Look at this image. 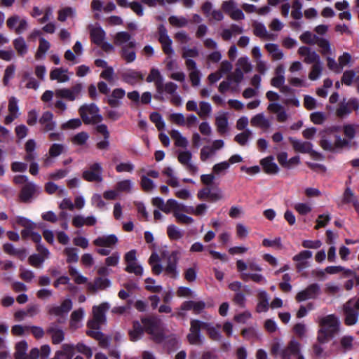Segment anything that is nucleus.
I'll return each mask as SVG.
<instances>
[{
    "label": "nucleus",
    "mask_w": 359,
    "mask_h": 359,
    "mask_svg": "<svg viewBox=\"0 0 359 359\" xmlns=\"http://www.w3.org/2000/svg\"><path fill=\"white\" fill-rule=\"evenodd\" d=\"M215 125L219 134L223 135L227 130L228 118L226 114H221L216 117Z\"/></svg>",
    "instance_id": "ea45409f"
},
{
    "label": "nucleus",
    "mask_w": 359,
    "mask_h": 359,
    "mask_svg": "<svg viewBox=\"0 0 359 359\" xmlns=\"http://www.w3.org/2000/svg\"><path fill=\"white\" fill-rule=\"evenodd\" d=\"M201 330H205L209 337L212 340L219 341L221 339L220 332L210 323L192 319L190 321L189 333L187 336L190 344L201 345L203 344V337L201 334Z\"/></svg>",
    "instance_id": "7ed1b4c3"
},
{
    "label": "nucleus",
    "mask_w": 359,
    "mask_h": 359,
    "mask_svg": "<svg viewBox=\"0 0 359 359\" xmlns=\"http://www.w3.org/2000/svg\"><path fill=\"white\" fill-rule=\"evenodd\" d=\"M182 210H177L174 213V217L178 223L189 224L194 222V219L189 216L181 213Z\"/></svg>",
    "instance_id": "e2e57ef3"
},
{
    "label": "nucleus",
    "mask_w": 359,
    "mask_h": 359,
    "mask_svg": "<svg viewBox=\"0 0 359 359\" xmlns=\"http://www.w3.org/2000/svg\"><path fill=\"white\" fill-rule=\"evenodd\" d=\"M74 347L75 350H76L79 353L84 355L87 358H90L92 357V349L83 342L78 343L76 346L74 345Z\"/></svg>",
    "instance_id": "680f3d73"
},
{
    "label": "nucleus",
    "mask_w": 359,
    "mask_h": 359,
    "mask_svg": "<svg viewBox=\"0 0 359 359\" xmlns=\"http://www.w3.org/2000/svg\"><path fill=\"white\" fill-rule=\"evenodd\" d=\"M90 35L92 41L100 46L104 39L105 32L100 27H93L90 30Z\"/></svg>",
    "instance_id": "f704fd0d"
},
{
    "label": "nucleus",
    "mask_w": 359,
    "mask_h": 359,
    "mask_svg": "<svg viewBox=\"0 0 359 359\" xmlns=\"http://www.w3.org/2000/svg\"><path fill=\"white\" fill-rule=\"evenodd\" d=\"M2 248L5 253L13 256L21 261L25 260L28 256V252L25 248H15L9 243L4 244Z\"/></svg>",
    "instance_id": "f3484780"
},
{
    "label": "nucleus",
    "mask_w": 359,
    "mask_h": 359,
    "mask_svg": "<svg viewBox=\"0 0 359 359\" xmlns=\"http://www.w3.org/2000/svg\"><path fill=\"white\" fill-rule=\"evenodd\" d=\"M133 184L130 180H124L119 181L116 184V189L118 193L126 192L129 193L131 191Z\"/></svg>",
    "instance_id": "8fccbe9b"
},
{
    "label": "nucleus",
    "mask_w": 359,
    "mask_h": 359,
    "mask_svg": "<svg viewBox=\"0 0 359 359\" xmlns=\"http://www.w3.org/2000/svg\"><path fill=\"white\" fill-rule=\"evenodd\" d=\"M134 48H131L127 46H123L121 49V57L128 62H133L136 59V54L133 50Z\"/></svg>",
    "instance_id": "3c124183"
},
{
    "label": "nucleus",
    "mask_w": 359,
    "mask_h": 359,
    "mask_svg": "<svg viewBox=\"0 0 359 359\" xmlns=\"http://www.w3.org/2000/svg\"><path fill=\"white\" fill-rule=\"evenodd\" d=\"M185 65L189 72V79L194 87L198 86L201 82V72L196 68V64L191 59L186 60Z\"/></svg>",
    "instance_id": "4be33fe9"
},
{
    "label": "nucleus",
    "mask_w": 359,
    "mask_h": 359,
    "mask_svg": "<svg viewBox=\"0 0 359 359\" xmlns=\"http://www.w3.org/2000/svg\"><path fill=\"white\" fill-rule=\"evenodd\" d=\"M167 233L169 238L172 240H178L183 236V233L181 232V231L173 224L169 225L168 226Z\"/></svg>",
    "instance_id": "bf43d9fd"
},
{
    "label": "nucleus",
    "mask_w": 359,
    "mask_h": 359,
    "mask_svg": "<svg viewBox=\"0 0 359 359\" xmlns=\"http://www.w3.org/2000/svg\"><path fill=\"white\" fill-rule=\"evenodd\" d=\"M289 141L294 150L302 154H316L312 150L313 144L310 142L302 141L294 137H289Z\"/></svg>",
    "instance_id": "6ab92c4d"
},
{
    "label": "nucleus",
    "mask_w": 359,
    "mask_h": 359,
    "mask_svg": "<svg viewBox=\"0 0 359 359\" xmlns=\"http://www.w3.org/2000/svg\"><path fill=\"white\" fill-rule=\"evenodd\" d=\"M215 154L216 151L211 146H205L201 149L200 158L205 162L208 158L214 156Z\"/></svg>",
    "instance_id": "13d9d810"
},
{
    "label": "nucleus",
    "mask_w": 359,
    "mask_h": 359,
    "mask_svg": "<svg viewBox=\"0 0 359 359\" xmlns=\"http://www.w3.org/2000/svg\"><path fill=\"white\" fill-rule=\"evenodd\" d=\"M260 164L262 165L264 172L269 175H274L278 172L279 168L277 164L274 162V158L272 156H267L261 160Z\"/></svg>",
    "instance_id": "cd10ccee"
},
{
    "label": "nucleus",
    "mask_w": 359,
    "mask_h": 359,
    "mask_svg": "<svg viewBox=\"0 0 359 359\" xmlns=\"http://www.w3.org/2000/svg\"><path fill=\"white\" fill-rule=\"evenodd\" d=\"M206 304L203 301L195 302L189 300L184 302L181 306L180 309L182 311H192L196 315H198L205 309Z\"/></svg>",
    "instance_id": "393cba45"
},
{
    "label": "nucleus",
    "mask_w": 359,
    "mask_h": 359,
    "mask_svg": "<svg viewBox=\"0 0 359 359\" xmlns=\"http://www.w3.org/2000/svg\"><path fill=\"white\" fill-rule=\"evenodd\" d=\"M98 112L99 108L94 103L83 104L79 109V113L86 124L100 122L102 117Z\"/></svg>",
    "instance_id": "6e6552de"
},
{
    "label": "nucleus",
    "mask_w": 359,
    "mask_h": 359,
    "mask_svg": "<svg viewBox=\"0 0 359 359\" xmlns=\"http://www.w3.org/2000/svg\"><path fill=\"white\" fill-rule=\"evenodd\" d=\"M67 73V69L54 68L50 72V80H56L58 83H66L70 79Z\"/></svg>",
    "instance_id": "c756f323"
},
{
    "label": "nucleus",
    "mask_w": 359,
    "mask_h": 359,
    "mask_svg": "<svg viewBox=\"0 0 359 359\" xmlns=\"http://www.w3.org/2000/svg\"><path fill=\"white\" fill-rule=\"evenodd\" d=\"M146 81L148 83H154L156 90V94L154 95V98L160 101L163 100V97L162 96L163 93V78L159 70L156 68H151Z\"/></svg>",
    "instance_id": "9d476101"
},
{
    "label": "nucleus",
    "mask_w": 359,
    "mask_h": 359,
    "mask_svg": "<svg viewBox=\"0 0 359 359\" xmlns=\"http://www.w3.org/2000/svg\"><path fill=\"white\" fill-rule=\"evenodd\" d=\"M253 34L261 39H264L267 33V29L264 24L258 22L252 23Z\"/></svg>",
    "instance_id": "864d4df0"
},
{
    "label": "nucleus",
    "mask_w": 359,
    "mask_h": 359,
    "mask_svg": "<svg viewBox=\"0 0 359 359\" xmlns=\"http://www.w3.org/2000/svg\"><path fill=\"white\" fill-rule=\"evenodd\" d=\"M46 333L51 335L53 344H58L65 339V332L62 330L57 328L55 323L51 324L46 329Z\"/></svg>",
    "instance_id": "bb28decb"
},
{
    "label": "nucleus",
    "mask_w": 359,
    "mask_h": 359,
    "mask_svg": "<svg viewBox=\"0 0 359 359\" xmlns=\"http://www.w3.org/2000/svg\"><path fill=\"white\" fill-rule=\"evenodd\" d=\"M109 305L107 302L93 307V318L87 323L88 329L100 330L101 325L106 322L105 313L109 310Z\"/></svg>",
    "instance_id": "0eeeda50"
},
{
    "label": "nucleus",
    "mask_w": 359,
    "mask_h": 359,
    "mask_svg": "<svg viewBox=\"0 0 359 359\" xmlns=\"http://www.w3.org/2000/svg\"><path fill=\"white\" fill-rule=\"evenodd\" d=\"M266 50L271 55L273 60H279L283 57V53L276 43H266L264 46Z\"/></svg>",
    "instance_id": "4c0bfd02"
},
{
    "label": "nucleus",
    "mask_w": 359,
    "mask_h": 359,
    "mask_svg": "<svg viewBox=\"0 0 359 359\" xmlns=\"http://www.w3.org/2000/svg\"><path fill=\"white\" fill-rule=\"evenodd\" d=\"M349 141L331 132H325L320 140V147L325 151H335L344 147H349Z\"/></svg>",
    "instance_id": "423d86ee"
},
{
    "label": "nucleus",
    "mask_w": 359,
    "mask_h": 359,
    "mask_svg": "<svg viewBox=\"0 0 359 359\" xmlns=\"http://www.w3.org/2000/svg\"><path fill=\"white\" fill-rule=\"evenodd\" d=\"M38 254H34L29 257L28 262L31 266L39 268L44 260L48 257L49 252L42 245L39 244L36 248Z\"/></svg>",
    "instance_id": "ddd939ff"
},
{
    "label": "nucleus",
    "mask_w": 359,
    "mask_h": 359,
    "mask_svg": "<svg viewBox=\"0 0 359 359\" xmlns=\"http://www.w3.org/2000/svg\"><path fill=\"white\" fill-rule=\"evenodd\" d=\"M158 29V41L161 44L163 52L167 55L166 59L168 60L175 54V51L172 46V41L168 36V31L164 25H161Z\"/></svg>",
    "instance_id": "1a4fd4ad"
},
{
    "label": "nucleus",
    "mask_w": 359,
    "mask_h": 359,
    "mask_svg": "<svg viewBox=\"0 0 359 359\" xmlns=\"http://www.w3.org/2000/svg\"><path fill=\"white\" fill-rule=\"evenodd\" d=\"M315 44H317L321 48V53L323 55L332 54L330 43L327 39L317 37Z\"/></svg>",
    "instance_id": "de8ad7c7"
},
{
    "label": "nucleus",
    "mask_w": 359,
    "mask_h": 359,
    "mask_svg": "<svg viewBox=\"0 0 359 359\" xmlns=\"http://www.w3.org/2000/svg\"><path fill=\"white\" fill-rule=\"evenodd\" d=\"M13 46L20 55H24L27 53V46L22 36L13 41Z\"/></svg>",
    "instance_id": "c03bdc74"
},
{
    "label": "nucleus",
    "mask_w": 359,
    "mask_h": 359,
    "mask_svg": "<svg viewBox=\"0 0 359 359\" xmlns=\"http://www.w3.org/2000/svg\"><path fill=\"white\" fill-rule=\"evenodd\" d=\"M313 253L309 250H303L293 257L297 269H304L310 266Z\"/></svg>",
    "instance_id": "412c9836"
},
{
    "label": "nucleus",
    "mask_w": 359,
    "mask_h": 359,
    "mask_svg": "<svg viewBox=\"0 0 359 359\" xmlns=\"http://www.w3.org/2000/svg\"><path fill=\"white\" fill-rule=\"evenodd\" d=\"M171 138L175 141V145L178 147L186 148L188 146V140L183 137L177 130H172L170 132Z\"/></svg>",
    "instance_id": "e433bc0d"
},
{
    "label": "nucleus",
    "mask_w": 359,
    "mask_h": 359,
    "mask_svg": "<svg viewBox=\"0 0 359 359\" xmlns=\"http://www.w3.org/2000/svg\"><path fill=\"white\" fill-rule=\"evenodd\" d=\"M250 123L254 127H258L262 129H268L271 126L270 121L266 118L263 113L257 114L254 116Z\"/></svg>",
    "instance_id": "72a5a7b5"
},
{
    "label": "nucleus",
    "mask_w": 359,
    "mask_h": 359,
    "mask_svg": "<svg viewBox=\"0 0 359 359\" xmlns=\"http://www.w3.org/2000/svg\"><path fill=\"white\" fill-rule=\"evenodd\" d=\"M344 315V323L346 325L351 326L357 323L358 320L359 311L354 307L352 300L347 301L343 305Z\"/></svg>",
    "instance_id": "f8f14e48"
},
{
    "label": "nucleus",
    "mask_w": 359,
    "mask_h": 359,
    "mask_svg": "<svg viewBox=\"0 0 359 359\" xmlns=\"http://www.w3.org/2000/svg\"><path fill=\"white\" fill-rule=\"evenodd\" d=\"M150 120L155 124L158 130H161L164 128L165 123L160 114L157 112L151 113L150 115Z\"/></svg>",
    "instance_id": "0e129e2a"
},
{
    "label": "nucleus",
    "mask_w": 359,
    "mask_h": 359,
    "mask_svg": "<svg viewBox=\"0 0 359 359\" xmlns=\"http://www.w3.org/2000/svg\"><path fill=\"white\" fill-rule=\"evenodd\" d=\"M50 43L43 38H41L39 40V46L36 53V58L41 59L45 56L46 53L50 48Z\"/></svg>",
    "instance_id": "37998d69"
},
{
    "label": "nucleus",
    "mask_w": 359,
    "mask_h": 359,
    "mask_svg": "<svg viewBox=\"0 0 359 359\" xmlns=\"http://www.w3.org/2000/svg\"><path fill=\"white\" fill-rule=\"evenodd\" d=\"M168 22L171 25L177 27H184L188 24V20L186 18L176 15L169 17Z\"/></svg>",
    "instance_id": "5fc2aeb1"
},
{
    "label": "nucleus",
    "mask_w": 359,
    "mask_h": 359,
    "mask_svg": "<svg viewBox=\"0 0 359 359\" xmlns=\"http://www.w3.org/2000/svg\"><path fill=\"white\" fill-rule=\"evenodd\" d=\"M355 76V72L353 70H346L341 77V83L346 86H351Z\"/></svg>",
    "instance_id": "338daca9"
},
{
    "label": "nucleus",
    "mask_w": 359,
    "mask_h": 359,
    "mask_svg": "<svg viewBox=\"0 0 359 359\" xmlns=\"http://www.w3.org/2000/svg\"><path fill=\"white\" fill-rule=\"evenodd\" d=\"M180 204L175 199H168L165 203H164V205L162 208V210L163 212L168 214L171 211H172V213L174 214L177 210H180Z\"/></svg>",
    "instance_id": "79ce46f5"
},
{
    "label": "nucleus",
    "mask_w": 359,
    "mask_h": 359,
    "mask_svg": "<svg viewBox=\"0 0 359 359\" xmlns=\"http://www.w3.org/2000/svg\"><path fill=\"white\" fill-rule=\"evenodd\" d=\"M82 177L87 182H101L102 178V168L99 163H94L89 165L88 168L83 170Z\"/></svg>",
    "instance_id": "9b49d317"
},
{
    "label": "nucleus",
    "mask_w": 359,
    "mask_h": 359,
    "mask_svg": "<svg viewBox=\"0 0 359 359\" xmlns=\"http://www.w3.org/2000/svg\"><path fill=\"white\" fill-rule=\"evenodd\" d=\"M258 304L256 306L257 313L266 312L269 309V298L265 291H262L258 294Z\"/></svg>",
    "instance_id": "c9c22d12"
},
{
    "label": "nucleus",
    "mask_w": 359,
    "mask_h": 359,
    "mask_svg": "<svg viewBox=\"0 0 359 359\" xmlns=\"http://www.w3.org/2000/svg\"><path fill=\"white\" fill-rule=\"evenodd\" d=\"M122 80L130 85L134 86L144 79V74L135 69H126L121 73Z\"/></svg>",
    "instance_id": "5701e85b"
},
{
    "label": "nucleus",
    "mask_w": 359,
    "mask_h": 359,
    "mask_svg": "<svg viewBox=\"0 0 359 359\" xmlns=\"http://www.w3.org/2000/svg\"><path fill=\"white\" fill-rule=\"evenodd\" d=\"M141 322L144 325V331L155 343L161 344L164 341L165 336L158 318L154 316L143 317Z\"/></svg>",
    "instance_id": "39448f33"
},
{
    "label": "nucleus",
    "mask_w": 359,
    "mask_h": 359,
    "mask_svg": "<svg viewBox=\"0 0 359 359\" xmlns=\"http://www.w3.org/2000/svg\"><path fill=\"white\" fill-rule=\"evenodd\" d=\"M323 65L322 62L314 64L311 66L310 72L309 73V79L311 81L318 80L323 72Z\"/></svg>",
    "instance_id": "a19ab883"
},
{
    "label": "nucleus",
    "mask_w": 359,
    "mask_h": 359,
    "mask_svg": "<svg viewBox=\"0 0 359 359\" xmlns=\"http://www.w3.org/2000/svg\"><path fill=\"white\" fill-rule=\"evenodd\" d=\"M302 3L299 0H294L292 4V11L291 15L294 19L299 20L302 18Z\"/></svg>",
    "instance_id": "052dcab7"
},
{
    "label": "nucleus",
    "mask_w": 359,
    "mask_h": 359,
    "mask_svg": "<svg viewBox=\"0 0 359 359\" xmlns=\"http://www.w3.org/2000/svg\"><path fill=\"white\" fill-rule=\"evenodd\" d=\"M137 251L131 250L124 255V261L126 264L125 269H142L137 262Z\"/></svg>",
    "instance_id": "473e14b6"
},
{
    "label": "nucleus",
    "mask_w": 359,
    "mask_h": 359,
    "mask_svg": "<svg viewBox=\"0 0 359 359\" xmlns=\"http://www.w3.org/2000/svg\"><path fill=\"white\" fill-rule=\"evenodd\" d=\"M75 15V10L72 7H66L58 11V20L65 22L67 18H72Z\"/></svg>",
    "instance_id": "4d7b16f0"
},
{
    "label": "nucleus",
    "mask_w": 359,
    "mask_h": 359,
    "mask_svg": "<svg viewBox=\"0 0 359 359\" xmlns=\"http://www.w3.org/2000/svg\"><path fill=\"white\" fill-rule=\"evenodd\" d=\"M114 42L118 46H127L131 48H135L136 42L132 39L131 35L127 32H119L116 34Z\"/></svg>",
    "instance_id": "a211bd4d"
},
{
    "label": "nucleus",
    "mask_w": 359,
    "mask_h": 359,
    "mask_svg": "<svg viewBox=\"0 0 359 359\" xmlns=\"http://www.w3.org/2000/svg\"><path fill=\"white\" fill-rule=\"evenodd\" d=\"M83 90V84L76 83L71 88H57L55 91L47 90L42 94L41 100L43 102H48L53 100V96H55L57 100L54 103V107L63 112L67 110V107L62 100L73 102L79 99L82 95Z\"/></svg>",
    "instance_id": "f257e3e1"
},
{
    "label": "nucleus",
    "mask_w": 359,
    "mask_h": 359,
    "mask_svg": "<svg viewBox=\"0 0 359 359\" xmlns=\"http://www.w3.org/2000/svg\"><path fill=\"white\" fill-rule=\"evenodd\" d=\"M65 150V146L62 144H53L49 149V155L51 157H57Z\"/></svg>",
    "instance_id": "774afa93"
},
{
    "label": "nucleus",
    "mask_w": 359,
    "mask_h": 359,
    "mask_svg": "<svg viewBox=\"0 0 359 359\" xmlns=\"http://www.w3.org/2000/svg\"><path fill=\"white\" fill-rule=\"evenodd\" d=\"M39 121L45 132L53 130L56 126V123L53 121V114L49 111H44Z\"/></svg>",
    "instance_id": "a878e982"
},
{
    "label": "nucleus",
    "mask_w": 359,
    "mask_h": 359,
    "mask_svg": "<svg viewBox=\"0 0 359 359\" xmlns=\"http://www.w3.org/2000/svg\"><path fill=\"white\" fill-rule=\"evenodd\" d=\"M78 249L75 248H66L64 250V255L68 263H76L79 261Z\"/></svg>",
    "instance_id": "a18cd8bd"
},
{
    "label": "nucleus",
    "mask_w": 359,
    "mask_h": 359,
    "mask_svg": "<svg viewBox=\"0 0 359 359\" xmlns=\"http://www.w3.org/2000/svg\"><path fill=\"white\" fill-rule=\"evenodd\" d=\"M144 327L142 322L134 320L133 322V328L128 332L130 339L136 341L142 338L144 332Z\"/></svg>",
    "instance_id": "7c9ffc66"
},
{
    "label": "nucleus",
    "mask_w": 359,
    "mask_h": 359,
    "mask_svg": "<svg viewBox=\"0 0 359 359\" xmlns=\"http://www.w3.org/2000/svg\"><path fill=\"white\" fill-rule=\"evenodd\" d=\"M72 308V302L70 299H65L60 306L50 307L48 313L51 316H63L69 313Z\"/></svg>",
    "instance_id": "b1692460"
},
{
    "label": "nucleus",
    "mask_w": 359,
    "mask_h": 359,
    "mask_svg": "<svg viewBox=\"0 0 359 359\" xmlns=\"http://www.w3.org/2000/svg\"><path fill=\"white\" fill-rule=\"evenodd\" d=\"M88 138H89L88 134L86 132L83 131V132H80V133H77L76 135H75L72 138V142L74 145L84 146L86 144Z\"/></svg>",
    "instance_id": "603ef678"
},
{
    "label": "nucleus",
    "mask_w": 359,
    "mask_h": 359,
    "mask_svg": "<svg viewBox=\"0 0 359 359\" xmlns=\"http://www.w3.org/2000/svg\"><path fill=\"white\" fill-rule=\"evenodd\" d=\"M27 350V343L26 341L22 340L15 345V352L14 354L15 359H29L28 355L26 354Z\"/></svg>",
    "instance_id": "58836bf2"
},
{
    "label": "nucleus",
    "mask_w": 359,
    "mask_h": 359,
    "mask_svg": "<svg viewBox=\"0 0 359 359\" xmlns=\"http://www.w3.org/2000/svg\"><path fill=\"white\" fill-rule=\"evenodd\" d=\"M118 242V238L114 234L108 236H103L97 238L93 241V244L96 246L111 248L116 245Z\"/></svg>",
    "instance_id": "c85d7f7f"
},
{
    "label": "nucleus",
    "mask_w": 359,
    "mask_h": 359,
    "mask_svg": "<svg viewBox=\"0 0 359 359\" xmlns=\"http://www.w3.org/2000/svg\"><path fill=\"white\" fill-rule=\"evenodd\" d=\"M182 254L180 250H169L166 246L161 247L151 253L149 263L151 269H176Z\"/></svg>",
    "instance_id": "f03ea898"
},
{
    "label": "nucleus",
    "mask_w": 359,
    "mask_h": 359,
    "mask_svg": "<svg viewBox=\"0 0 359 359\" xmlns=\"http://www.w3.org/2000/svg\"><path fill=\"white\" fill-rule=\"evenodd\" d=\"M192 154L188 150L179 151L177 155L178 161L185 167V168L191 174L197 173L198 167L191 162Z\"/></svg>",
    "instance_id": "4468645a"
},
{
    "label": "nucleus",
    "mask_w": 359,
    "mask_h": 359,
    "mask_svg": "<svg viewBox=\"0 0 359 359\" xmlns=\"http://www.w3.org/2000/svg\"><path fill=\"white\" fill-rule=\"evenodd\" d=\"M298 54L304 57V62L306 64L313 65L321 62L318 54L308 46H301L298 49Z\"/></svg>",
    "instance_id": "dca6fc26"
},
{
    "label": "nucleus",
    "mask_w": 359,
    "mask_h": 359,
    "mask_svg": "<svg viewBox=\"0 0 359 359\" xmlns=\"http://www.w3.org/2000/svg\"><path fill=\"white\" fill-rule=\"evenodd\" d=\"M111 285L110 280L105 277H97L94 283L88 284V290L90 292H96L97 290H104Z\"/></svg>",
    "instance_id": "2f4dec72"
},
{
    "label": "nucleus",
    "mask_w": 359,
    "mask_h": 359,
    "mask_svg": "<svg viewBox=\"0 0 359 359\" xmlns=\"http://www.w3.org/2000/svg\"><path fill=\"white\" fill-rule=\"evenodd\" d=\"M252 136V132L249 129H245L243 133L236 135L234 137V141L241 146H244L247 144L248 140Z\"/></svg>",
    "instance_id": "49530a36"
},
{
    "label": "nucleus",
    "mask_w": 359,
    "mask_h": 359,
    "mask_svg": "<svg viewBox=\"0 0 359 359\" xmlns=\"http://www.w3.org/2000/svg\"><path fill=\"white\" fill-rule=\"evenodd\" d=\"M320 328L318 331L317 341L326 344L333 339L339 331L340 323L334 315H327L320 320Z\"/></svg>",
    "instance_id": "20e7f679"
},
{
    "label": "nucleus",
    "mask_w": 359,
    "mask_h": 359,
    "mask_svg": "<svg viewBox=\"0 0 359 359\" xmlns=\"http://www.w3.org/2000/svg\"><path fill=\"white\" fill-rule=\"evenodd\" d=\"M236 66L237 68H241V71L245 73L251 72L252 69V66L247 57H240L237 61Z\"/></svg>",
    "instance_id": "6e6d98bb"
},
{
    "label": "nucleus",
    "mask_w": 359,
    "mask_h": 359,
    "mask_svg": "<svg viewBox=\"0 0 359 359\" xmlns=\"http://www.w3.org/2000/svg\"><path fill=\"white\" fill-rule=\"evenodd\" d=\"M212 111V107L210 103L207 102H200L199 109L197 110V114L202 118H205L209 116Z\"/></svg>",
    "instance_id": "09e8293b"
},
{
    "label": "nucleus",
    "mask_w": 359,
    "mask_h": 359,
    "mask_svg": "<svg viewBox=\"0 0 359 359\" xmlns=\"http://www.w3.org/2000/svg\"><path fill=\"white\" fill-rule=\"evenodd\" d=\"M320 289L317 283L309 285L305 290L299 292L296 295V300L301 302L309 299H315L320 293Z\"/></svg>",
    "instance_id": "2eb2a0df"
},
{
    "label": "nucleus",
    "mask_w": 359,
    "mask_h": 359,
    "mask_svg": "<svg viewBox=\"0 0 359 359\" xmlns=\"http://www.w3.org/2000/svg\"><path fill=\"white\" fill-rule=\"evenodd\" d=\"M141 187L144 191L150 192L154 190L156 186L153 180L148 177L142 176L141 177Z\"/></svg>",
    "instance_id": "69168bd1"
},
{
    "label": "nucleus",
    "mask_w": 359,
    "mask_h": 359,
    "mask_svg": "<svg viewBox=\"0 0 359 359\" xmlns=\"http://www.w3.org/2000/svg\"><path fill=\"white\" fill-rule=\"evenodd\" d=\"M39 190L38 187L32 183L28 182L25 184L21 189L19 197L21 201L24 203H29L32 198L37 194Z\"/></svg>",
    "instance_id": "aec40b11"
}]
</instances>
